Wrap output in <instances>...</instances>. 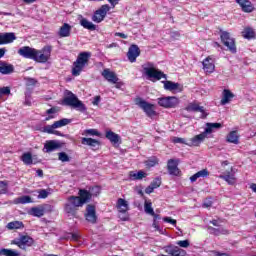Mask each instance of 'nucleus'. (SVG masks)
<instances>
[{"instance_id":"1","label":"nucleus","mask_w":256,"mask_h":256,"mask_svg":"<svg viewBox=\"0 0 256 256\" xmlns=\"http://www.w3.org/2000/svg\"><path fill=\"white\" fill-rule=\"evenodd\" d=\"M79 207H83L81 202L77 200V196H69L64 204V212L68 217L79 219Z\"/></svg>"},{"instance_id":"2","label":"nucleus","mask_w":256,"mask_h":256,"mask_svg":"<svg viewBox=\"0 0 256 256\" xmlns=\"http://www.w3.org/2000/svg\"><path fill=\"white\" fill-rule=\"evenodd\" d=\"M89 59H91V52H81L78 55L77 60L73 63L72 68V75L74 77H79V75H81V71H83L87 63H89Z\"/></svg>"},{"instance_id":"3","label":"nucleus","mask_w":256,"mask_h":256,"mask_svg":"<svg viewBox=\"0 0 256 256\" xmlns=\"http://www.w3.org/2000/svg\"><path fill=\"white\" fill-rule=\"evenodd\" d=\"M89 59H91V52H81L78 55L77 60L73 63L72 68V75L74 77H79V75H81V71H83L87 63H89Z\"/></svg>"},{"instance_id":"4","label":"nucleus","mask_w":256,"mask_h":256,"mask_svg":"<svg viewBox=\"0 0 256 256\" xmlns=\"http://www.w3.org/2000/svg\"><path fill=\"white\" fill-rule=\"evenodd\" d=\"M63 105L73 107V109H77L78 111H81V113H85V111H87L85 104H83V102L71 91L66 93V96L63 99Z\"/></svg>"},{"instance_id":"5","label":"nucleus","mask_w":256,"mask_h":256,"mask_svg":"<svg viewBox=\"0 0 256 256\" xmlns=\"http://www.w3.org/2000/svg\"><path fill=\"white\" fill-rule=\"evenodd\" d=\"M142 67L144 74L148 79H150V81H161V79H167V75L161 70L155 68L151 63H148L147 66L143 65Z\"/></svg>"},{"instance_id":"6","label":"nucleus","mask_w":256,"mask_h":256,"mask_svg":"<svg viewBox=\"0 0 256 256\" xmlns=\"http://www.w3.org/2000/svg\"><path fill=\"white\" fill-rule=\"evenodd\" d=\"M69 123H71V120L64 118L54 122L52 125L45 126L44 131L50 135H58L59 137H63V134L55 129H59V127H65V125H69Z\"/></svg>"},{"instance_id":"7","label":"nucleus","mask_w":256,"mask_h":256,"mask_svg":"<svg viewBox=\"0 0 256 256\" xmlns=\"http://www.w3.org/2000/svg\"><path fill=\"white\" fill-rule=\"evenodd\" d=\"M220 39L223 43V45H225V47H227L228 51H230V53H237V46L235 45V38L231 37V34L227 31H222L221 35H220Z\"/></svg>"},{"instance_id":"8","label":"nucleus","mask_w":256,"mask_h":256,"mask_svg":"<svg viewBox=\"0 0 256 256\" xmlns=\"http://www.w3.org/2000/svg\"><path fill=\"white\" fill-rule=\"evenodd\" d=\"M136 105H138L140 109H143L144 113H146L147 117H150V119H153V117L157 115V112L155 111V105L150 104L141 98L136 100Z\"/></svg>"},{"instance_id":"9","label":"nucleus","mask_w":256,"mask_h":256,"mask_svg":"<svg viewBox=\"0 0 256 256\" xmlns=\"http://www.w3.org/2000/svg\"><path fill=\"white\" fill-rule=\"evenodd\" d=\"M51 57V46H46L42 50H36L34 61L36 63H47Z\"/></svg>"},{"instance_id":"10","label":"nucleus","mask_w":256,"mask_h":256,"mask_svg":"<svg viewBox=\"0 0 256 256\" xmlns=\"http://www.w3.org/2000/svg\"><path fill=\"white\" fill-rule=\"evenodd\" d=\"M158 104L160 107H165L166 109H173L179 105V98L175 96H168L158 99Z\"/></svg>"},{"instance_id":"11","label":"nucleus","mask_w":256,"mask_h":256,"mask_svg":"<svg viewBox=\"0 0 256 256\" xmlns=\"http://www.w3.org/2000/svg\"><path fill=\"white\" fill-rule=\"evenodd\" d=\"M37 53V49L31 48L29 46H23L18 50V55L24 57V59H32L34 61L35 54Z\"/></svg>"},{"instance_id":"12","label":"nucleus","mask_w":256,"mask_h":256,"mask_svg":"<svg viewBox=\"0 0 256 256\" xmlns=\"http://www.w3.org/2000/svg\"><path fill=\"white\" fill-rule=\"evenodd\" d=\"M12 243L14 245H18L20 249H27V247H31L33 245V238L30 236H21L19 240H14Z\"/></svg>"},{"instance_id":"13","label":"nucleus","mask_w":256,"mask_h":256,"mask_svg":"<svg viewBox=\"0 0 256 256\" xmlns=\"http://www.w3.org/2000/svg\"><path fill=\"white\" fill-rule=\"evenodd\" d=\"M139 55H141V50L139 49V46H137L136 44H132L127 52L128 61H130V63H135Z\"/></svg>"},{"instance_id":"14","label":"nucleus","mask_w":256,"mask_h":256,"mask_svg":"<svg viewBox=\"0 0 256 256\" xmlns=\"http://www.w3.org/2000/svg\"><path fill=\"white\" fill-rule=\"evenodd\" d=\"M85 217L88 223H92L93 225L97 223V213L95 212V206L91 204L87 205Z\"/></svg>"},{"instance_id":"15","label":"nucleus","mask_w":256,"mask_h":256,"mask_svg":"<svg viewBox=\"0 0 256 256\" xmlns=\"http://www.w3.org/2000/svg\"><path fill=\"white\" fill-rule=\"evenodd\" d=\"M186 111H193L194 113H202L201 119H207V116L209 115V113H206L205 107L200 106L197 103H190L186 107Z\"/></svg>"},{"instance_id":"16","label":"nucleus","mask_w":256,"mask_h":256,"mask_svg":"<svg viewBox=\"0 0 256 256\" xmlns=\"http://www.w3.org/2000/svg\"><path fill=\"white\" fill-rule=\"evenodd\" d=\"M57 149H61V143L57 140H49L44 144V153H52V151H57Z\"/></svg>"},{"instance_id":"17","label":"nucleus","mask_w":256,"mask_h":256,"mask_svg":"<svg viewBox=\"0 0 256 256\" xmlns=\"http://www.w3.org/2000/svg\"><path fill=\"white\" fill-rule=\"evenodd\" d=\"M207 138V133L202 132L199 135L194 136L192 139L189 140V143H187V145L189 147H192V145L194 147H199V145H201V143H203V141H205V139Z\"/></svg>"},{"instance_id":"18","label":"nucleus","mask_w":256,"mask_h":256,"mask_svg":"<svg viewBox=\"0 0 256 256\" xmlns=\"http://www.w3.org/2000/svg\"><path fill=\"white\" fill-rule=\"evenodd\" d=\"M163 83L166 91H176L177 93H181V91H183V85L180 83H175L173 81H164Z\"/></svg>"},{"instance_id":"19","label":"nucleus","mask_w":256,"mask_h":256,"mask_svg":"<svg viewBox=\"0 0 256 256\" xmlns=\"http://www.w3.org/2000/svg\"><path fill=\"white\" fill-rule=\"evenodd\" d=\"M47 207H51V205L45 204L37 207H32L29 213L33 217H43L45 215V209H47Z\"/></svg>"},{"instance_id":"20","label":"nucleus","mask_w":256,"mask_h":256,"mask_svg":"<svg viewBox=\"0 0 256 256\" xmlns=\"http://www.w3.org/2000/svg\"><path fill=\"white\" fill-rule=\"evenodd\" d=\"M102 77H104V79H106V81H108L109 83L115 84L117 83V81H119L117 74H115V72L107 68L102 71Z\"/></svg>"},{"instance_id":"21","label":"nucleus","mask_w":256,"mask_h":256,"mask_svg":"<svg viewBox=\"0 0 256 256\" xmlns=\"http://www.w3.org/2000/svg\"><path fill=\"white\" fill-rule=\"evenodd\" d=\"M178 163L175 159H170L167 162V169L169 172V175H174L175 177H177L180 173L179 171V167H177Z\"/></svg>"},{"instance_id":"22","label":"nucleus","mask_w":256,"mask_h":256,"mask_svg":"<svg viewBox=\"0 0 256 256\" xmlns=\"http://www.w3.org/2000/svg\"><path fill=\"white\" fill-rule=\"evenodd\" d=\"M91 193L87 190H79V196H76V199L80 201V204L83 206L85 203L91 201Z\"/></svg>"},{"instance_id":"23","label":"nucleus","mask_w":256,"mask_h":256,"mask_svg":"<svg viewBox=\"0 0 256 256\" xmlns=\"http://www.w3.org/2000/svg\"><path fill=\"white\" fill-rule=\"evenodd\" d=\"M82 145H88L89 147H92L93 151H97L99 149V145L101 143L93 138H82L81 140Z\"/></svg>"},{"instance_id":"24","label":"nucleus","mask_w":256,"mask_h":256,"mask_svg":"<svg viewBox=\"0 0 256 256\" xmlns=\"http://www.w3.org/2000/svg\"><path fill=\"white\" fill-rule=\"evenodd\" d=\"M233 97H235V94H233L231 90L224 89L220 105H227V103H231V99H233Z\"/></svg>"},{"instance_id":"25","label":"nucleus","mask_w":256,"mask_h":256,"mask_svg":"<svg viewBox=\"0 0 256 256\" xmlns=\"http://www.w3.org/2000/svg\"><path fill=\"white\" fill-rule=\"evenodd\" d=\"M238 5H240L244 13H251L253 11V4L249 0H235Z\"/></svg>"},{"instance_id":"26","label":"nucleus","mask_w":256,"mask_h":256,"mask_svg":"<svg viewBox=\"0 0 256 256\" xmlns=\"http://www.w3.org/2000/svg\"><path fill=\"white\" fill-rule=\"evenodd\" d=\"M166 251L171 256H185L186 255L185 250H183L177 246H168L166 248Z\"/></svg>"},{"instance_id":"27","label":"nucleus","mask_w":256,"mask_h":256,"mask_svg":"<svg viewBox=\"0 0 256 256\" xmlns=\"http://www.w3.org/2000/svg\"><path fill=\"white\" fill-rule=\"evenodd\" d=\"M15 71V67L7 62H0V73L2 75H11Z\"/></svg>"},{"instance_id":"28","label":"nucleus","mask_w":256,"mask_h":256,"mask_svg":"<svg viewBox=\"0 0 256 256\" xmlns=\"http://www.w3.org/2000/svg\"><path fill=\"white\" fill-rule=\"evenodd\" d=\"M2 37V45H7V43H13L17 37L13 32H6L1 34Z\"/></svg>"},{"instance_id":"29","label":"nucleus","mask_w":256,"mask_h":256,"mask_svg":"<svg viewBox=\"0 0 256 256\" xmlns=\"http://www.w3.org/2000/svg\"><path fill=\"white\" fill-rule=\"evenodd\" d=\"M80 25L84 29H88V31H95V29H97V25H95V24H93V22L87 20V18H83V16H81Z\"/></svg>"},{"instance_id":"30","label":"nucleus","mask_w":256,"mask_h":256,"mask_svg":"<svg viewBox=\"0 0 256 256\" xmlns=\"http://www.w3.org/2000/svg\"><path fill=\"white\" fill-rule=\"evenodd\" d=\"M58 35L60 37H70L71 36V25L64 23L59 31H58Z\"/></svg>"},{"instance_id":"31","label":"nucleus","mask_w":256,"mask_h":256,"mask_svg":"<svg viewBox=\"0 0 256 256\" xmlns=\"http://www.w3.org/2000/svg\"><path fill=\"white\" fill-rule=\"evenodd\" d=\"M203 69L204 71H206V73H213V71H215V64H213V62H211V58L207 57L203 62Z\"/></svg>"},{"instance_id":"32","label":"nucleus","mask_w":256,"mask_h":256,"mask_svg":"<svg viewBox=\"0 0 256 256\" xmlns=\"http://www.w3.org/2000/svg\"><path fill=\"white\" fill-rule=\"evenodd\" d=\"M106 139H108L111 143L117 144L119 141H121V136L110 130L106 132Z\"/></svg>"},{"instance_id":"33","label":"nucleus","mask_w":256,"mask_h":256,"mask_svg":"<svg viewBox=\"0 0 256 256\" xmlns=\"http://www.w3.org/2000/svg\"><path fill=\"white\" fill-rule=\"evenodd\" d=\"M221 127H223V125L221 123H211L208 122L206 123V128H205V133L206 135H209L210 133H213L214 129H221Z\"/></svg>"},{"instance_id":"34","label":"nucleus","mask_w":256,"mask_h":256,"mask_svg":"<svg viewBox=\"0 0 256 256\" xmlns=\"http://www.w3.org/2000/svg\"><path fill=\"white\" fill-rule=\"evenodd\" d=\"M117 209L118 211H129V203L127 202V200L123 199V198H119L117 200Z\"/></svg>"},{"instance_id":"35","label":"nucleus","mask_w":256,"mask_h":256,"mask_svg":"<svg viewBox=\"0 0 256 256\" xmlns=\"http://www.w3.org/2000/svg\"><path fill=\"white\" fill-rule=\"evenodd\" d=\"M21 161L24 163V165H33V155L31 152L22 154Z\"/></svg>"},{"instance_id":"36","label":"nucleus","mask_w":256,"mask_h":256,"mask_svg":"<svg viewBox=\"0 0 256 256\" xmlns=\"http://www.w3.org/2000/svg\"><path fill=\"white\" fill-rule=\"evenodd\" d=\"M21 253L17 250H11V249H0V256H20Z\"/></svg>"},{"instance_id":"37","label":"nucleus","mask_w":256,"mask_h":256,"mask_svg":"<svg viewBox=\"0 0 256 256\" xmlns=\"http://www.w3.org/2000/svg\"><path fill=\"white\" fill-rule=\"evenodd\" d=\"M220 179H224L229 185H235V175L231 174V172H226L224 175H220Z\"/></svg>"},{"instance_id":"38","label":"nucleus","mask_w":256,"mask_h":256,"mask_svg":"<svg viewBox=\"0 0 256 256\" xmlns=\"http://www.w3.org/2000/svg\"><path fill=\"white\" fill-rule=\"evenodd\" d=\"M208 231H210V233L212 235H227V230L223 229V228H214V227H211V226H208L207 227Z\"/></svg>"},{"instance_id":"39","label":"nucleus","mask_w":256,"mask_h":256,"mask_svg":"<svg viewBox=\"0 0 256 256\" xmlns=\"http://www.w3.org/2000/svg\"><path fill=\"white\" fill-rule=\"evenodd\" d=\"M228 143H234L237 145L239 143V136L237 135V131H232L227 136Z\"/></svg>"},{"instance_id":"40","label":"nucleus","mask_w":256,"mask_h":256,"mask_svg":"<svg viewBox=\"0 0 256 256\" xmlns=\"http://www.w3.org/2000/svg\"><path fill=\"white\" fill-rule=\"evenodd\" d=\"M144 177H147V173L143 171H138L137 173L135 172H130V178L134 179V181H139L141 179H144Z\"/></svg>"},{"instance_id":"41","label":"nucleus","mask_w":256,"mask_h":256,"mask_svg":"<svg viewBox=\"0 0 256 256\" xmlns=\"http://www.w3.org/2000/svg\"><path fill=\"white\" fill-rule=\"evenodd\" d=\"M96 11L98 12V15H102V17L105 18L107 17V13L111 11V6H109L108 4H104Z\"/></svg>"},{"instance_id":"42","label":"nucleus","mask_w":256,"mask_h":256,"mask_svg":"<svg viewBox=\"0 0 256 256\" xmlns=\"http://www.w3.org/2000/svg\"><path fill=\"white\" fill-rule=\"evenodd\" d=\"M242 35L244 39H253L255 37V31L253 30V28L248 27L244 29Z\"/></svg>"},{"instance_id":"43","label":"nucleus","mask_w":256,"mask_h":256,"mask_svg":"<svg viewBox=\"0 0 256 256\" xmlns=\"http://www.w3.org/2000/svg\"><path fill=\"white\" fill-rule=\"evenodd\" d=\"M80 237L78 233H66L62 239H66V241H79Z\"/></svg>"},{"instance_id":"44","label":"nucleus","mask_w":256,"mask_h":256,"mask_svg":"<svg viewBox=\"0 0 256 256\" xmlns=\"http://www.w3.org/2000/svg\"><path fill=\"white\" fill-rule=\"evenodd\" d=\"M23 222L21 221H14L7 224V229L13 230V229H22Z\"/></svg>"},{"instance_id":"45","label":"nucleus","mask_w":256,"mask_h":256,"mask_svg":"<svg viewBox=\"0 0 256 256\" xmlns=\"http://www.w3.org/2000/svg\"><path fill=\"white\" fill-rule=\"evenodd\" d=\"M15 203L25 205V203H33V200L31 199V196H21L15 200Z\"/></svg>"},{"instance_id":"46","label":"nucleus","mask_w":256,"mask_h":256,"mask_svg":"<svg viewBox=\"0 0 256 256\" xmlns=\"http://www.w3.org/2000/svg\"><path fill=\"white\" fill-rule=\"evenodd\" d=\"M59 112V109L57 107H52L50 109H48L46 111V114L49 115L48 117H46L45 121H49L51 119H53L55 116V113H58Z\"/></svg>"},{"instance_id":"47","label":"nucleus","mask_w":256,"mask_h":256,"mask_svg":"<svg viewBox=\"0 0 256 256\" xmlns=\"http://www.w3.org/2000/svg\"><path fill=\"white\" fill-rule=\"evenodd\" d=\"M144 210H145V213H147V215H155V211L153 210L151 202L145 201Z\"/></svg>"},{"instance_id":"48","label":"nucleus","mask_w":256,"mask_h":256,"mask_svg":"<svg viewBox=\"0 0 256 256\" xmlns=\"http://www.w3.org/2000/svg\"><path fill=\"white\" fill-rule=\"evenodd\" d=\"M51 195V189H41L38 191V199H47Z\"/></svg>"},{"instance_id":"49","label":"nucleus","mask_w":256,"mask_h":256,"mask_svg":"<svg viewBox=\"0 0 256 256\" xmlns=\"http://www.w3.org/2000/svg\"><path fill=\"white\" fill-rule=\"evenodd\" d=\"M146 167H155V165H159V159L157 157H152L145 161Z\"/></svg>"},{"instance_id":"50","label":"nucleus","mask_w":256,"mask_h":256,"mask_svg":"<svg viewBox=\"0 0 256 256\" xmlns=\"http://www.w3.org/2000/svg\"><path fill=\"white\" fill-rule=\"evenodd\" d=\"M58 159L62 161V163H69L71 161V158H69V155L65 152L58 153Z\"/></svg>"},{"instance_id":"51","label":"nucleus","mask_w":256,"mask_h":256,"mask_svg":"<svg viewBox=\"0 0 256 256\" xmlns=\"http://www.w3.org/2000/svg\"><path fill=\"white\" fill-rule=\"evenodd\" d=\"M104 19V16L102 14H99L97 10L94 12V15L92 16V21H94V23H101V21H103Z\"/></svg>"},{"instance_id":"52","label":"nucleus","mask_w":256,"mask_h":256,"mask_svg":"<svg viewBox=\"0 0 256 256\" xmlns=\"http://www.w3.org/2000/svg\"><path fill=\"white\" fill-rule=\"evenodd\" d=\"M8 187L9 183L7 181H0V195H5V193H7Z\"/></svg>"},{"instance_id":"53","label":"nucleus","mask_w":256,"mask_h":256,"mask_svg":"<svg viewBox=\"0 0 256 256\" xmlns=\"http://www.w3.org/2000/svg\"><path fill=\"white\" fill-rule=\"evenodd\" d=\"M88 192L90 193L91 197H97V195L101 193V188H99V186H95L90 188Z\"/></svg>"},{"instance_id":"54","label":"nucleus","mask_w":256,"mask_h":256,"mask_svg":"<svg viewBox=\"0 0 256 256\" xmlns=\"http://www.w3.org/2000/svg\"><path fill=\"white\" fill-rule=\"evenodd\" d=\"M118 217L121 221H129V213L127 211H119Z\"/></svg>"},{"instance_id":"55","label":"nucleus","mask_w":256,"mask_h":256,"mask_svg":"<svg viewBox=\"0 0 256 256\" xmlns=\"http://www.w3.org/2000/svg\"><path fill=\"white\" fill-rule=\"evenodd\" d=\"M154 189H157L159 187H161V178L157 177L155 178L151 184H150Z\"/></svg>"},{"instance_id":"56","label":"nucleus","mask_w":256,"mask_h":256,"mask_svg":"<svg viewBox=\"0 0 256 256\" xmlns=\"http://www.w3.org/2000/svg\"><path fill=\"white\" fill-rule=\"evenodd\" d=\"M172 142L180 143L182 145H187V143H189V141L187 142V140H185V138H179V137H173Z\"/></svg>"},{"instance_id":"57","label":"nucleus","mask_w":256,"mask_h":256,"mask_svg":"<svg viewBox=\"0 0 256 256\" xmlns=\"http://www.w3.org/2000/svg\"><path fill=\"white\" fill-rule=\"evenodd\" d=\"M38 81L34 78H26V85L28 87H35L37 85Z\"/></svg>"},{"instance_id":"58","label":"nucleus","mask_w":256,"mask_h":256,"mask_svg":"<svg viewBox=\"0 0 256 256\" xmlns=\"http://www.w3.org/2000/svg\"><path fill=\"white\" fill-rule=\"evenodd\" d=\"M0 95L1 97H3V95H11V88L9 87L0 88Z\"/></svg>"},{"instance_id":"59","label":"nucleus","mask_w":256,"mask_h":256,"mask_svg":"<svg viewBox=\"0 0 256 256\" xmlns=\"http://www.w3.org/2000/svg\"><path fill=\"white\" fill-rule=\"evenodd\" d=\"M176 245H179V247H183L184 249H187L190 243H189V240H180L176 243Z\"/></svg>"},{"instance_id":"60","label":"nucleus","mask_w":256,"mask_h":256,"mask_svg":"<svg viewBox=\"0 0 256 256\" xmlns=\"http://www.w3.org/2000/svg\"><path fill=\"white\" fill-rule=\"evenodd\" d=\"M86 135H92V136H96L99 137V131L95 130V129H88L85 130Z\"/></svg>"},{"instance_id":"61","label":"nucleus","mask_w":256,"mask_h":256,"mask_svg":"<svg viewBox=\"0 0 256 256\" xmlns=\"http://www.w3.org/2000/svg\"><path fill=\"white\" fill-rule=\"evenodd\" d=\"M196 175L198 176V178L207 177L209 175V171H207V169H203L198 171Z\"/></svg>"},{"instance_id":"62","label":"nucleus","mask_w":256,"mask_h":256,"mask_svg":"<svg viewBox=\"0 0 256 256\" xmlns=\"http://www.w3.org/2000/svg\"><path fill=\"white\" fill-rule=\"evenodd\" d=\"M163 221L165 223H170L171 225H174V227L177 225V220L172 219L171 217H164Z\"/></svg>"},{"instance_id":"63","label":"nucleus","mask_w":256,"mask_h":256,"mask_svg":"<svg viewBox=\"0 0 256 256\" xmlns=\"http://www.w3.org/2000/svg\"><path fill=\"white\" fill-rule=\"evenodd\" d=\"M24 104L28 105V107H31V93H26L25 94Z\"/></svg>"},{"instance_id":"64","label":"nucleus","mask_w":256,"mask_h":256,"mask_svg":"<svg viewBox=\"0 0 256 256\" xmlns=\"http://www.w3.org/2000/svg\"><path fill=\"white\" fill-rule=\"evenodd\" d=\"M213 256H227V253H221V252H217V251H212L211 252Z\"/></svg>"}]
</instances>
